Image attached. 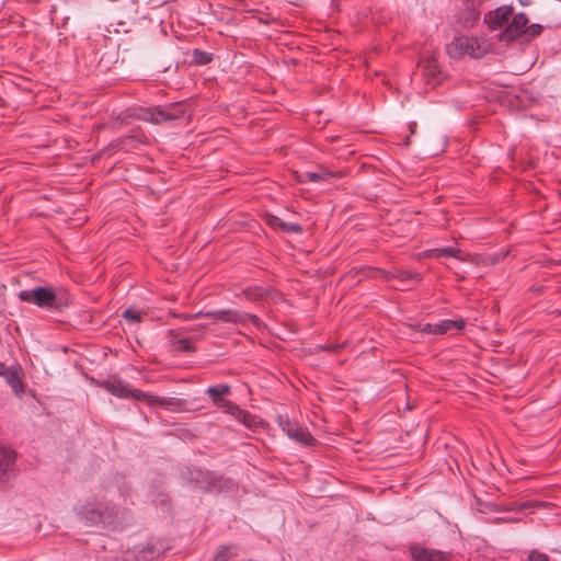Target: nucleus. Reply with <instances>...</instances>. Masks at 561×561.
Instances as JSON below:
<instances>
[{
	"instance_id": "obj_1",
	"label": "nucleus",
	"mask_w": 561,
	"mask_h": 561,
	"mask_svg": "<svg viewBox=\"0 0 561 561\" xmlns=\"http://www.w3.org/2000/svg\"><path fill=\"white\" fill-rule=\"evenodd\" d=\"M76 516L89 526H100L106 529L123 528L127 512L107 500L94 497L78 501L73 506Z\"/></svg>"
},
{
	"instance_id": "obj_2",
	"label": "nucleus",
	"mask_w": 561,
	"mask_h": 561,
	"mask_svg": "<svg viewBox=\"0 0 561 561\" xmlns=\"http://www.w3.org/2000/svg\"><path fill=\"white\" fill-rule=\"evenodd\" d=\"M19 298L22 301L34 304L43 309L61 310L67 308L70 304L69 295L66 291H55L53 288L45 286L21 290Z\"/></svg>"
},
{
	"instance_id": "obj_3",
	"label": "nucleus",
	"mask_w": 561,
	"mask_h": 561,
	"mask_svg": "<svg viewBox=\"0 0 561 561\" xmlns=\"http://www.w3.org/2000/svg\"><path fill=\"white\" fill-rule=\"evenodd\" d=\"M187 116V105L184 102H174L151 108H140L138 113V117L141 121L152 124H163L184 119Z\"/></svg>"
},
{
	"instance_id": "obj_4",
	"label": "nucleus",
	"mask_w": 561,
	"mask_h": 561,
	"mask_svg": "<svg viewBox=\"0 0 561 561\" xmlns=\"http://www.w3.org/2000/svg\"><path fill=\"white\" fill-rule=\"evenodd\" d=\"M448 51L458 57L482 58L488 53V45L478 37L462 35L454 39Z\"/></svg>"
},
{
	"instance_id": "obj_5",
	"label": "nucleus",
	"mask_w": 561,
	"mask_h": 561,
	"mask_svg": "<svg viewBox=\"0 0 561 561\" xmlns=\"http://www.w3.org/2000/svg\"><path fill=\"white\" fill-rule=\"evenodd\" d=\"M181 479L191 488L209 491L213 486L214 474L208 470L196 467H185L181 470Z\"/></svg>"
},
{
	"instance_id": "obj_6",
	"label": "nucleus",
	"mask_w": 561,
	"mask_h": 561,
	"mask_svg": "<svg viewBox=\"0 0 561 561\" xmlns=\"http://www.w3.org/2000/svg\"><path fill=\"white\" fill-rule=\"evenodd\" d=\"M276 421H277L278 426L282 428V431L290 439H294L295 442H297L304 446L312 445L314 438L312 437V435L310 434V432L307 428L301 427V426L297 425L296 423L291 422L287 416L278 415Z\"/></svg>"
},
{
	"instance_id": "obj_7",
	"label": "nucleus",
	"mask_w": 561,
	"mask_h": 561,
	"mask_svg": "<svg viewBox=\"0 0 561 561\" xmlns=\"http://www.w3.org/2000/svg\"><path fill=\"white\" fill-rule=\"evenodd\" d=\"M16 469V451L0 444V483L11 479Z\"/></svg>"
},
{
	"instance_id": "obj_8",
	"label": "nucleus",
	"mask_w": 561,
	"mask_h": 561,
	"mask_svg": "<svg viewBox=\"0 0 561 561\" xmlns=\"http://www.w3.org/2000/svg\"><path fill=\"white\" fill-rule=\"evenodd\" d=\"M0 377L4 378L5 382L11 387L15 396H23L24 386L22 382V369L20 366H7L4 363L0 362Z\"/></svg>"
},
{
	"instance_id": "obj_9",
	"label": "nucleus",
	"mask_w": 561,
	"mask_h": 561,
	"mask_svg": "<svg viewBox=\"0 0 561 561\" xmlns=\"http://www.w3.org/2000/svg\"><path fill=\"white\" fill-rule=\"evenodd\" d=\"M465 329L462 319H446L439 323H425L419 325V331L423 334L443 335L451 330L461 331Z\"/></svg>"
},
{
	"instance_id": "obj_10",
	"label": "nucleus",
	"mask_w": 561,
	"mask_h": 561,
	"mask_svg": "<svg viewBox=\"0 0 561 561\" xmlns=\"http://www.w3.org/2000/svg\"><path fill=\"white\" fill-rule=\"evenodd\" d=\"M513 14V7L511 5H502L496 8L493 11H490L484 21L488 23V26L492 31L503 30L508 24V20Z\"/></svg>"
},
{
	"instance_id": "obj_11",
	"label": "nucleus",
	"mask_w": 561,
	"mask_h": 561,
	"mask_svg": "<svg viewBox=\"0 0 561 561\" xmlns=\"http://www.w3.org/2000/svg\"><path fill=\"white\" fill-rule=\"evenodd\" d=\"M527 23L528 18L526 13L519 12L515 14L504 28L502 38L505 41H513L518 38L520 35H525Z\"/></svg>"
},
{
	"instance_id": "obj_12",
	"label": "nucleus",
	"mask_w": 561,
	"mask_h": 561,
	"mask_svg": "<svg viewBox=\"0 0 561 561\" xmlns=\"http://www.w3.org/2000/svg\"><path fill=\"white\" fill-rule=\"evenodd\" d=\"M410 552L413 561H447L450 557L449 552L416 546H412Z\"/></svg>"
},
{
	"instance_id": "obj_13",
	"label": "nucleus",
	"mask_w": 561,
	"mask_h": 561,
	"mask_svg": "<svg viewBox=\"0 0 561 561\" xmlns=\"http://www.w3.org/2000/svg\"><path fill=\"white\" fill-rule=\"evenodd\" d=\"M164 551L162 545L152 542L140 543L134 548V557L136 561H150L160 556Z\"/></svg>"
},
{
	"instance_id": "obj_14",
	"label": "nucleus",
	"mask_w": 561,
	"mask_h": 561,
	"mask_svg": "<svg viewBox=\"0 0 561 561\" xmlns=\"http://www.w3.org/2000/svg\"><path fill=\"white\" fill-rule=\"evenodd\" d=\"M230 386L226 383L209 386L206 389V394L209 396L215 405H218L224 399L222 396L230 392Z\"/></svg>"
},
{
	"instance_id": "obj_15",
	"label": "nucleus",
	"mask_w": 561,
	"mask_h": 561,
	"mask_svg": "<svg viewBox=\"0 0 561 561\" xmlns=\"http://www.w3.org/2000/svg\"><path fill=\"white\" fill-rule=\"evenodd\" d=\"M206 317L213 318L214 320H221L226 322H238L237 310L231 309H218L211 310L205 313Z\"/></svg>"
},
{
	"instance_id": "obj_16",
	"label": "nucleus",
	"mask_w": 561,
	"mask_h": 561,
	"mask_svg": "<svg viewBox=\"0 0 561 561\" xmlns=\"http://www.w3.org/2000/svg\"><path fill=\"white\" fill-rule=\"evenodd\" d=\"M302 181H308L312 183H320V182H327L332 176V173L325 169H322L320 171H309L306 172L304 175Z\"/></svg>"
},
{
	"instance_id": "obj_17",
	"label": "nucleus",
	"mask_w": 561,
	"mask_h": 561,
	"mask_svg": "<svg viewBox=\"0 0 561 561\" xmlns=\"http://www.w3.org/2000/svg\"><path fill=\"white\" fill-rule=\"evenodd\" d=\"M192 58L194 64L198 66H205L213 61L214 55L211 53L195 48L192 53Z\"/></svg>"
},
{
	"instance_id": "obj_18",
	"label": "nucleus",
	"mask_w": 561,
	"mask_h": 561,
	"mask_svg": "<svg viewBox=\"0 0 561 561\" xmlns=\"http://www.w3.org/2000/svg\"><path fill=\"white\" fill-rule=\"evenodd\" d=\"M237 314L240 316L237 318L238 319L237 323L245 324L247 322H251L257 329H261L263 327L262 320L255 314L243 312V311H238V310H237Z\"/></svg>"
},
{
	"instance_id": "obj_19",
	"label": "nucleus",
	"mask_w": 561,
	"mask_h": 561,
	"mask_svg": "<svg viewBox=\"0 0 561 561\" xmlns=\"http://www.w3.org/2000/svg\"><path fill=\"white\" fill-rule=\"evenodd\" d=\"M459 252H460V250L455 247H445V248H438V249L431 250L432 255L437 259L443 257V256L458 257Z\"/></svg>"
},
{
	"instance_id": "obj_20",
	"label": "nucleus",
	"mask_w": 561,
	"mask_h": 561,
	"mask_svg": "<svg viewBox=\"0 0 561 561\" xmlns=\"http://www.w3.org/2000/svg\"><path fill=\"white\" fill-rule=\"evenodd\" d=\"M129 397H131L134 399H137V400H141V399L146 398V399H148L149 403H160V404H164L165 403V399L164 398H159V397H154V396H148V394L144 393L141 390H138V389H130Z\"/></svg>"
},
{
	"instance_id": "obj_21",
	"label": "nucleus",
	"mask_w": 561,
	"mask_h": 561,
	"mask_svg": "<svg viewBox=\"0 0 561 561\" xmlns=\"http://www.w3.org/2000/svg\"><path fill=\"white\" fill-rule=\"evenodd\" d=\"M236 554L233 547L221 546L211 561H229Z\"/></svg>"
},
{
	"instance_id": "obj_22",
	"label": "nucleus",
	"mask_w": 561,
	"mask_h": 561,
	"mask_svg": "<svg viewBox=\"0 0 561 561\" xmlns=\"http://www.w3.org/2000/svg\"><path fill=\"white\" fill-rule=\"evenodd\" d=\"M122 317L130 324H136L142 321V312L133 308L125 309Z\"/></svg>"
},
{
	"instance_id": "obj_23",
	"label": "nucleus",
	"mask_w": 561,
	"mask_h": 561,
	"mask_svg": "<svg viewBox=\"0 0 561 561\" xmlns=\"http://www.w3.org/2000/svg\"><path fill=\"white\" fill-rule=\"evenodd\" d=\"M266 294V289L263 287H254L244 290V295L249 300H257Z\"/></svg>"
},
{
	"instance_id": "obj_24",
	"label": "nucleus",
	"mask_w": 561,
	"mask_h": 561,
	"mask_svg": "<svg viewBox=\"0 0 561 561\" xmlns=\"http://www.w3.org/2000/svg\"><path fill=\"white\" fill-rule=\"evenodd\" d=\"M217 407L221 408L224 410V412L231 414V415H234L236 413L241 412L239 407L234 402L229 401V400H222Z\"/></svg>"
},
{
	"instance_id": "obj_25",
	"label": "nucleus",
	"mask_w": 561,
	"mask_h": 561,
	"mask_svg": "<svg viewBox=\"0 0 561 561\" xmlns=\"http://www.w3.org/2000/svg\"><path fill=\"white\" fill-rule=\"evenodd\" d=\"M529 561H549V558L546 553L539 552L538 550H531L528 553Z\"/></svg>"
},
{
	"instance_id": "obj_26",
	"label": "nucleus",
	"mask_w": 561,
	"mask_h": 561,
	"mask_svg": "<svg viewBox=\"0 0 561 561\" xmlns=\"http://www.w3.org/2000/svg\"><path fill=\"white\" fill-rule=\"evenodd\" d=\"M541 30H542V26L540 24L535 23V24H531L526 27L525 35L535 37L540 34Z\"/></svg>"
},
{
	"instance_id": "obj_27",
	"label": "nucleus",
	"mask_w": 561,
	"mask_h": 561,
	"mask_svg": "<svg viewBox=\"0 0 561 561\" xmlns=\"http://www.w3.org/2000/svg\"><path fill=\"white\" fill-rule=\"evenodd\" d=\"M130 389L126 388L125 386L121 385L118 388L113 387L112 392L115 396H118L121 398H128L129 397Z\"/></svg>"
},
{
	"instance_id": "obj_28",
	"label": "nucleus",
	"mask_w": 561,
	"mask_h": 561,
	"mask_svg": "<svg viewBox=\"0 0 561 561\" xmlns=\"http://www.w3.org/2000/svg\"><path fill=\"white\" fill-rule=\"evenodd\" d=\"M179 344H180V348L182 351H185V352H188V353L194 351L193 344L190 341V339H186V337L181 339V340H179Z\"/></svg>"
},
{
	"instance_id": "obj_29",
	"label": "nucleus",
	"mask_w": 561,
	"mask_h": 561,
	"mask_svg": "<svg viewBox=\"0 0 561 561\" xmlns=\"http://www.w3.org/2000/svg\"><path fill=\"white\" fill-rule=\"evenodd\" d=\"M283 229L287 232L298 233L301 231V227L298 224H284Z\"/></svg>"
},
{
	"instance_id": "obj_30",
	"label": "nucleus",
	"mask_w": 561,
	"mask_h": 561,
	"mask_svg": "<svg viewBox=\"0 0 561 561\" xmlns=\"http://www.w3.org/2000/svg\"><path fill=\"white\" fill-rule=\"evenodd\" d=\"M401 279H413V280H420L421 276L419 274H412L410 272H402L400 274Z\"/></svg>"
},
{
	"instance_id": "obj_31",
	"label": "nucleus",
	"mask_w": 561,
	"mask_h": 561,
	"mask_svg": "<svg viewBox=\"0 0 561 561\" xmlns=\"http://www.w3.org/2000/svg\"><path fill=\"white\" fill-rule=\"evenodd\" d=\"M118 492L122 496L126 497L127 496V490L124 489V486H118Z\"/></svg>"
},
{
	"instance_id": "obj_32",
	"label": "nucleus",
	"mask_w": 561,
	"mask_h": 561,
	"mask_svg": "<svg viewBox=\"0 0 561 561\" xmlns=\"http://www.w3.org/2000/svg\"><path fill=\"white\" fill-rule=\"evenodd\" d=\"M198 316H199V313H195V314H185V316H182V318H184V319H194V318H196V317H198Z\"/></svg>"
},
{
	"instance_id": "obj_33",
	"label": "nucleus",
	"mask_w": 561,
	"mask_h": 561,
	"mask_svg": "<svg viewBox=\"0 0 561 561\" xmlns=\"http://www.w3.org/2000/svg\"><path fill=\"white\" fill-rule=\"evenodd\" d=\"M524 507H535L538 506L537 504L526 503L523 505Z\"/></svg>"
}]
</instances>
